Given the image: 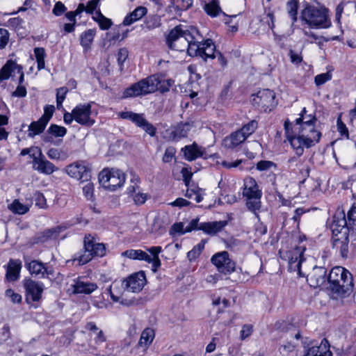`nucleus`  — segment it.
I'll return each instance as SVG.
<instances>
[{"label": "nucleus", "instance_id": "1", "mask_svg": "<svg viewBox=\"0 0 356 356\" xmlns=\"http://www.w3.org/2000/svg\"><path fill=\"white\" fill-rule=\"evenodd\" d=\"M304 118L296 120V124L292 127L287 120L284 122V129L287 140L289 141L296 154L302 155L304 148H309L318 143L321 134L318 131L313 120L304 121Z\"/></svg>", "mask_w": 356, "mask_h": 356}, {"label": "nucleus", "instance_id": "2", "mask_svg": "<svg viewBox=\"0 0 356 356\" xmlns=\"http://www.w3.org/2000/svg\"><path fill=\"white\" fill-rule=\"evenodd\" d=\"M199 38V32L195 27L184 29L182 26H177L172 29L167 38V44L170 49L184 51L191 56L196 54L198 50L195 41Z\"/></svg>", "mask_w": 356, "mask_h": 356}, {"label": "nucleus", "instance_id": "3", "mask_svg": "<svg viewBox=\"0 0 356 356\" xmlns=\"http://www.w3.org/2000/svg\"><path fill=\"white\" fill-rule=\"evenodd\" d=\"M327 282L330 290L340 296H348L353 290L352 275L341 266H335L330 270Z\"/></svg>", "mask_w": 356, "mask_h": 356}, {"label": "nucleus", "instance_id": "4", "mask_svg": "<svg viewBox=\"0 0 356 356\" xmlns=\"http://www.w3.org/2000/svg\"><path fill=\"white\" fill-rule=\"evenodd\" d=\"M170 86L169 81L162 82L156 76H151L127 88L124 91L122 97L124 98L133 97L154 92L157 90L163 92L168 90Z\"/></svg>", "mask_w": 356, "mask_h": 356}, {"label": "nucleus", "instance_id": "5", "mask_svg": "<svg viewBox=\"0 0 356 356\" xmlns=\"http://www.w3.org/2000/svg\"><path fill=\"white\" fill-rule=\"evenodd\" d=\"M300 19L302 25L311 29H327L331 26L328 10L325 8L307 5L300 13Z\"/></svg>", "mask_w": 356, "mask_h": 356}, {"label": "nucleus", "instance_id": "6", "mask_svg": "<svg viewBox=\"0 0 356 356\" xmlns=\"http://www.w3.org/2000/svg\"><path fill=\"white\" fill-rule=\"evenodd\" d=\"M243 196L248 209L259 219V212L261 208L262 192L254 178L249 177L244 179Z\"/></svg>", "mask_w": 356, "mask_h": 356}, {"label": "nucleus", "instance_id": "7", "mask_svg": "<svg viewBox=\"0 0 356 356\" xmlns=\"http://www.w3.org/2000/svg\"><path fill=\"white\" fill-rule=\"evenodd\" d=\"M106 248L103 243H95V238L90 234L84 238L83 252L75 255L74 261H77L79 265L89 262L94 257H102L105 254Z\"/></svg>", "mask_w": 356, "mask_h": 356}, {"label": "nucleus", "instance_id": "8", "mask_svg": "<svg viewBox=\"0 0 356 356\" xmlns=\"http://www.w3.org/2000/svg\"><path fill=\"white\" fill-rule=\"evenodd\" d=\"M161 251L162 248L161 246H153L146 248L145 251L142 250H128L123 252L122 256L152 264V270L156 271L157 268L161 266L159 254Z\"/></svg>", "mask_w": 356, "mask_h": 356}, {"label": "nucleus", "instance_id": "9", "mask_svg": "<svg viewBox=\"0 0 356 356\" xmlns=\"http://www.w3.org/2000/svg\"><path fill=\"white\" fill-rule=\"evenodd\" d=\"M99 179L104 188L115 191L124 184L126 176L118 169H104L99 175Z\"/></svg>", "mask_w": 356, "mask_h": 356}, {"label": "nucleus", "instance_id": "10", "mask_svg": "<svg viewBox=\"0 0 356 356\" xmlns=\"http://www.w3.org/2000/svg\"><path fill=\"white\" fill-rule=\"evenodd\" d=\"M17 70L19 74L18 79V85L15 91L12 92L13 97H22V66L17 65L13 60H8L6 63L2 66L0 70V82L8 80L10 77H13V74Z\"/></svg>", "mask_w": 356, "mask_h": 356}, {"label": "nucleus", "instance_id": "11", "mask_svg": "<svg viewBox=\"0 0 356 356\" xmlns=\"http://www.w3.org/2000/svg\"><path fill=\"white\" fill-rule=\"evenodd\" d=\"M275 94L273 90L264 89L259 90L252 96V102L253 105L264 112L270 111L276 105Z\"/></svg>", "mask_w": 356, "mask_h": 356}, {"label": "nucleus", "instance_id": "12", "mask_svg": "<svg viewBox=\"0 0 356 356\" xmlns=\"http://www.w3.org/2000/svg\"><path fill=\"white\" fill-rule=\"evenodd\" d=\"M67 174L81 182L88 181L91 178V168L83 161L74 162L66 168Z\"/></svg>", "mask_w": 356, "mask_h": 356}, {"label": "nucleus", "instance_id": "13", "mask_svg": "<svg viewBox=\"0 0 356 356\" xmlns=\"http://www.w3.org/2000/svg\"><path fill=\"white\" fill-rule=\"evenodd\" d=\"M118 116L122 119L131 121L151 136L156 134V128L144 118L143 114L136 113L132 111H122L118 113Z\"/></svg>", "mask_w": 356, "mask_h": 356}, {"label": "nucleus", "instance_id": "14", "mask_svg": "<svg viewBox=\"0 0 356 356\" xmlns=\"http://www.w3.org/2000/svg\"><path fill=\"white\" fill-rule=\"evenodd\" d=\"M211 261L220 273L226 275L235 270V262L229 258V254L226 251L215 254L212 256Z\"/></svg>", "mask_w": 356, "mask_h": 356}, {"label": "nucleus", "instance_id": "15", "mask_svg": "<svg viewBox=\"0 0 356 356\" xmlns=\"http://www.w3.org/2000/svg\"><path fill=\"white\" fill-rule=\"evenodd\" d=\"M92 103L78 104L74 108L75 121L77 123L86 127H91L95 123L91 111Z\"/></svg>", "mask_w": 356, "mask_h": 356}, {"label": "nucleus", "instance_id": "16", "mask_svg": "<svg viewBox=\"0 0 356 356\" xmlns=\"http://www.w3.org/2000/svg\"><path fill=\"white\" fill-rule=\"evenodd\" d=\"M305 250L304 246H298L288 252L289 270L296 272L298 277L305 276L301 270V264L305 261L303 257Z\"/></svg>", "mask_w": 356, "mask_h": 356}, {"label": "nucleus", "instance_id": "17", "mask_svg": "<svg viewBox=\"0 0 356 356\" xmlns=\"http://www.w3.org/2000/svg\"><path fill=\"white\" fill-rule=\"evenodd\" d=\"M26 302L31 307H37L42 293L44 285L41 282L29 280L26 283Z\"/></svg>", "mask_w": 356, "mask_h": 356}, {"label": "nucleus", "instance_id": "18", "mask_svg": "<svg viewBox=\"0 0 356 356\" xmlns=\"http://www.w3.org/2000/svg\"><path fill=\"white\" fill-rule=\"evenodd\" d=\"M330 229L333 237L343 236L348 235V226L343 211L338 210L332 218L330 224Z\"/></svg>", "mask_w": 356, "mask_h": 356}, {"label": "nucleus", "instance_id": "19", "mask_svg": "<svg viewBox=\"0 0 356 356\" xmlns=\"http://www.w3.org/2000/svg\"><path fill=\"white\" fill-rule=\"evenodd\" d=\"M201 37L199 35L195 43L197 44L198 50L196 54H193L192 56H200L204 60L207 58H213L216 57V46L211 40L207 39L204 42H200L199 40Z\"/></svg>", "mask_w": 356, "mask_h": 356}, {"label": "nucleus", "instance_id": "20", "mask_svg": "<svg viewBox=\"0 0 356 356\" xmlns=\"http://www.w3.org/2000/svg\"><path fill=\"white\" fill-rule=\"evenodd\" d=\"M327 280V270L324 267L315 266L307 277L308 284L313 288L321 286Z\"/></svg>", "mask_w": 356, "mask_h": 356}, {"label": "nucleus", "instance_id": "21", "mask_svg": "<svg viewBox=\"0 0 356 356\" xmlns=\"http://www.w3.org/2000/svg\"><path fill=\"white\" fill-rule=\"evenodd\" d=\"M123 282L128 291L138 293L143 289L146 280L145 274L143 272H140L130 275Z\"/></svg>", "mask_w": 356, "mask_h": 356}, {"label": "nucleus", "instance_id": "22", "mask_svg": "<svg viewBox=\"0 0 356 356\" xmlns=\"http://www.w3.org/2000/svg\"><path fill=\"white\" fill-rule=\"evenodd\" d=\"M6 275L4 281L6 282H13L20 278L22 269V261L19 259H10L6 265L4 266Z\"/></svg>", "mask_w": 356, "mask_h": 356}, {"label": "nucleus", "instance_id": "23", "mask_svg": "<svg viewBox=\"0 0 356 356\" xmlns=\"http://www.w3.org/2000/svg\"><path fill=\"white\" fill-rule=\"evenodd\" d=\"M171 220L168 213L165 212L159 213L154 218L151 232L161 235L165 232Z\"/></svg>", "mask_w": 356, "mask_h": 356}, {"label": "nucleus", "instance_id": "24", "mask_svg": "<svg viewBox=\"0 0 356 356\" xmlns=\"http://www.w3.org/2000/svg\"><path fill=\"white\" fill-rule=\"evenodd\" d=\"M32 168L38 172L47 175H51L53 172L58 170L56 165L46 159L44 154L38 161H35V163H33Z\"/></svg>", "mask_w": 356, "mask_h": 356}, {"label": "nucleus", "instance_id": "25", "mask_svg": "<svg viewBox=\"0 0 356 356\" xmlns=\"http://www.w3.org/2000/svg\"><path fill=\"white\" fill-rule=\"evenodd\" d=\"M304 356H332L328 341L323 339L319 346L309 348Z\"/></svg>", "mask_w": 356, "mask_h": 356}, {"label": "nucleus", "instance_id": "26", "mask_svg": "<svg viewBox=\"0 0 356 356\" xmlns=\"http://www.w3.org/2000/svg\"><path fill=\"white\" fill-rule=\"evenodd\" d=\"M60 232L61 227H53L44 230V232L38 234L35 236L33 239L34 241L31 243V245L35 243H42L51 239H56L59 236Z\"/></svg>", "mask_w": 356, "mask_h": 356}, {"label": "nucleus", "instance_id": "27", "mask_svg": "<svg viewBox=\"0 0 356 356\" xmlns=\"http://www.w3.org/2000/svg\"><path fill=\"white\" fill-rule=\"evenodd\" d=\"M227 224L226 220L201 222L199 230H202L209 235H214L220 232Z\"/></svg>", "mask_w": 356, "mask_h": 356}, {"label": "nucleus", "instance_id": "28", "mask_svg": "<svg viewBox=\"0 0 356 356\" xmlns=\"http://www.w3.org/2000/svg\"><path fill=\"white\" fill-rule=\"evenodd\" d=\"M74 293H86L90 294L97 289L95 283L90 282H84L81 280L75 281L72 285Z\"/></svg>", "mask_w": 356, "mask_h": 356}, {"label": "nucleus", "instance_id": "29", "mask_svg": "<svg viewBox=\"0 0 356 356\" xmlns=\"http://www.w3.org/2000/svg\"><path fill=\"white\" fill-rule=\"evenodd\" d=\"M182 151L184 152L186 160L191 161L198 157L202 156L204 152V149L194 143L191 145L185 146L182 149Z\"/></svg>", "mask_w": 356, "mask_h": 356}, {"label": "nucleus", "instance_id": "30", "mask_svg": "<svg viewBox=\"0 0 356 356\" xmlns=\"http://www.w3.org/2000/svg\"><path fill=\"white\" fill-rule=\"evenodd\" d=\"M125 289L126 287L124 282L115 281L111 284L110 287L107 289V291L113 301L117 302L120 301Z\"/></svg>", "mask_w": 356, "mask_h": 356}, {"label": "nucleus", "instance_id": "31", "mask_svg": "<svg viewBox=\"0 0 356 356\" xmlns=\"http://www.w3.org/2000/svg\"><path fill=\"white\" fill-rule=\"evenodd\" d=\"M26 268L29 273L35 277H43L47 273V268L44 264L39 261L33 260L26 265Z\"/></svg>", "mask_w": 356, "mask_h": 356}, {"label": "nucleus", "instance_id": "32", "mask_svg": "<svg viewBox=\"0 0 356 356\" xmlns=\"http://www.w3.org/2000/svg\"><path fill=\"white\" fill-rule=\"evenodd\" d=\"M147 13V8L143 6H139L136 8L129 15H127L124 20L123 24L124 26H129L135 22L140 19Z\"/></svg>", "mask_w": 356, "mask_h": 356}, {"label": "nucleus", "instance_id": "33", "mask_svg": "<svg viewBox=\"0 0 356 356\" xmlns=\"http://www.w3.org/2000/svg\"><path fill=\"white\" fill-rule=\"evenodd\" d=\"M204 10L211 17H215L220 13L225 15L221 10L218 0H205Z\"/></svg>", "mask_w": 356, "mask_h": 356}, {"label": "nucleus", "instance_id": "34", "mask_svg": "<svg viewBox=\"0 0 356 356\" xmlns=\"http://www.w3.org/2000/svg\"><path fill=\"white\" fill-rule=\"evenodd\" d=\"M348 235L333 237V245L339 250L343 257H346L348 251Z\"/></svg>", "mask_w": 356, "mask_h": 356}, {"label": "nucleus", "instance_id": "35", "mask_svg": "<svg viewBox=\"0 0 356 356\" xmlns=\"http://www.w3.org/2000/svg\"><path fill=\"white\" fill-rule=\"evenodd\" d=\"M246 138L239 130L232 134L224 140L225 145L228 148H234L242 143Z\"/></svg>", "mask_w": 356, "mask_h": 356}, {"label": "nucleus", "instance_id": "36", "mask_svg": "<svg viewBox=\"0 0 356 356\" xmlns=\"http://www.w3.org/2000/svg\"><path fill=\"white\" fill-rule=\"evenodd\" d=\"M191 129V125L188 123L179 124L173 127L170 135L175 140L186 137Z\"/></svg>", "mask_w": 356, "mask_h": 356}, {"label": "nucleus", "instance_id": "37", "mask_svg": "<svg viewBox=\"0 0 356 356\" xmlns=\"http://www.w3.org/2000/svg\"><path fill=\"white\" fill-rule=\"evenodd\" d=\"M154 331L151 328H146L141 334L138 346L146 349L153 341Z\"/></svg>", "mask_w": 356, "mask_h": 356}, {"label": "nucleus", "instance_id": "38", "mask_svg": "<svg viewBox=\"0 0 356 356\" xmlns=\"http://www.w3.org/2000/svg\"><path fill=\"white\" fill-rule=\"evenodd\" d=\"M47 155L50 159L57 161H64L69 156L68 152L66 149L54 147L50 148L47 151Z\"/></svg>", "mask_w": 356, "mask_h": 356}, {"label": "nucleus", "instance_id": "39", "mask_svg": "<svg viewBox=\"0 0 356 356\" xmlns=\"http://www.w3.org/2000/svg\"><path fill=\"white\" fill-rule=\"evenodd\" d=\"M92 19L99 24L102 30H108L112 25L111 19L104 16L100 11H97L93 15Z\"/></svg>", "mask_w": 356, "mask_h": 356}, {"label": "nucleus", "instance_id": "40", "mask_svg": "<svg viewBox=\"0 0 356 356\" xmlns=\"http://www.w3.org/2000/svg\"><path fill=\"white\" fill-rule=\"evenodd\" d=\"M204 193L203 190L197 186L188 188L185 196L189 199L194 198L197 202H200L203 200Z\"/></svg>", "mask_w": 356, "mask_h": 356}, {"label": "nucleus", "instance_id": "41", "mask_svg": "<svg viewBox=\"0 0 356 356\" xmlns=\"http://www.w3.org/2000/svg\"><path fill=\"white\" fill-rule=\"evenodd\" d=\"M47 124V123H44V121H42L40 118L38 121L32 122L29 127V136L33 137L42 133Z\"/></svg>", "mask_w": 356, "mask_h": 356}, {"label": "nucleus", "instance_id": "42", "mask_svg": "<svg viewBox=\"0 0 356 356\" xmlns=\"http://www.w3.org/2000/svg\"><path fill=\"white\" fill-rule=\"evenodd\" d=\"M28 155L32 160L30 161L33 165L35 160H38L43 155L42 150L38 147H31L30 148L24 149V156Z\"/></svg>", "mask_w": 356, "mask_h": 356}, {"label": "nucleus", "instance_id": "43", "mask_svg": "<svg viewBox=\"0 0 356 356\" xmlns=\"http://www.w3.org/2000/svg\"><path fill=\"white\" fill-rule=\"evenodd\" d=\"M301 155L297 154V156L290 157L285 163V168L290 171L295 172L296 170L300 169L302 165V161L300 158Z\"/></svg>", "mask_w": 356, "mask_h": 356}, {"label": "nucleus", "instance_id": "44", "mask_svg": "<svg viewBox=\"0 0 356 356\" xmlns=\"http://www.w3.org/2000/svg\"><path fill=\"white\" fill-rule=\"evenodd\" d=\"M298 8V0H290L287 2L286 8L288 14L292 19V24H294L297 21Z\"/></svg>", "mask_w": 356, "mask_h": 356}, {"label": "nucleus", "instance_id": "45", "mask_svg": "<svg viewBox=\"0 0 356 356\" xmlns=\"http://www.w3.org/2000/svg\"><path fill=\"white\" fill-rule=\"evenodd\" d=\"M95 35V31L94 29H89L83 33L81 35V45L86 48L89 47L93 41Z\"/></svg>", "mask_w": 356, "mask_h": 356}, {"label": "nucleus", "instance_id": "46", "mask_svg": "<svg viewBox=\"0 0 356 356\" xmlns=\"http://www.w3.org/2000/svg\"><path fill=\"white\" fill-rule=\"evenodd\" d=\"M172 6L175 10H186L193 4V0H172Z\"/></svg>", "mask_w": 356, "mask_h": 356}, {"label": "nucleus", "instance_id": "47", "mask_svg": "<svg viewBox=\"0 0 356 356\" xmlns=\"http://www.w3.org/2000/svg\"><path fill=\"white\" fill-rule=\"evenodd\" d=\"M257 128V122L255 120H252L249 122L248 124H245L239 131L243 134V136L247 138L249 136H250L252 133L254 132L256 129Z\"/></svg>", "mask_w": 356, "mask_h": 356}, {"label": "nucleus", "instance_id": "48", "mask_svg": "<svg viewBox=\"0 0 356 356\" xmlns=\"http://www.w3.org/2000/svg\"><path fill=\"white\" fill-rule=\"evenodd\" d=\"M35 56L38 63V70L44 68L45 51L43 48L37 47L34 49Z\"/></svg>", "mask_w": 356, "mask_h": 356}, {"label": "nucleus", "instance_id": "49", "mask_svg": "<svg viewBox=\"0 0 356 356\" xmlns=\"http://www.w3.org/2000/svg\"><path fill=\"white\" fill-rule=\"evenodd\" d=\"M47 132L55 137H63L67 133V129L64 127L51 124L48 128Z\"/></svg>", "mask_w": 356, "mask_h": 356}, {"label": "nucleus", "instance_id": "50", "mask_svg": "<svg viewBox=\"0 0 356 356\" xmlns=\"http://www.w3.org/2000/svg\"><path fill=\"white\" fill-rule=\"evenodd\" d=\"M204 248V243L201 241L200 243L193 247V248L189 251L187 254L188 258L190 261L195 259L200 256L202 251Z\"/></svg>", "mask_w": 356, "mask_h": 356}, {"label": "nucleus", "instance_id": "51", "mask_svg": "<svg viewBox=\"0 0 356 356\" xmlns=\"http://www.w3.org/2000/svg\"><path fill=\"white\" fill-rule=\"evenodd\" d=\"M68 92V89L66 87H61L57 89L56 92V104L57 108L60 109L63 107V102L65 99L66 95Z\"/></svg>", "mask_w": 356, "mask_h": 356}, {"label": "nucleus", "instance_id": "52", "mask_svg": "<svg viewBox=\"0 0 356 356\" xmlns=\"http://www.w3.org/2000/svg\"><path fill=\"white\" fill-rule=\"evenodd\" d=\"M332 74L330 72H327L325 73H322L320 74L316 75L314 77V82L316 86H320L327 81L331 80L332 79Z\"/></svg>", "mask_w": 356, "mask_h": 356}, {"label": "nucleus", "instance_id": "53", "mask_svg": "<svg viewBox=\"0 0 356 356\" xmlns=\"http://www.w3.org/2000/svg\"><path fill=\"white\" fill-rule=\"evenodd\" d=\"M273 168H277V165L273 161H260L257 164V169L260 171H268Z\"/></svg>", "mask_w": 356, "mask_h": 356}, {"label": "nucleus", "instance_id": "54", "mask_svg": "<svg viewBox=\"0 0 356 356\" xmlns=\"http://www.w3.org/2000/svg\"><path fill=\"white\" fill-rule=\"evenodd\" d=\"M35 204L40 209H46L47 207V200L42 193L36 192L33 195Z\"/></svg>", "mask_w": 356, "mask_h": 356}, {"label": "nucleus", "instance_id": "55", "mask_svg": "<svg viewBox=\"0 0 356 356\" xmlns=\"http://www.w3.org/2000/svg\"><path fill=\"white\" fill-rule=\"evenodd\" d=\"M86 184L83 186V193L88 200H92L94 194V184L89 180L85 181Z\"/></svg>", "mask_w": 356, "mask_h": 356}, {"label": "nucleus", "instance_id": "56", "mask_svg": "<svg viewBox=\"0 0 356 356\" xmlns=\"http://www.w3.org/2000/svg\"><path fill=\"white\" fill-rule=\"evenodd\" d=\"M55 111V107L53 105H47L44 108V114L40 118L42 121H44V123L49 122V120L51 118L53 113Z\"/></svg>", "mask_w": 356, "mask_h": 356}, {"label": "nucleus", "instance_id": "57", "mask_svg": "<svg viewBox=\"0 0 356 356\" xmlns=\"http://www.w3.org/2000/svg\"><path fill=\"white\" fill-rule=\"evenodd\" d=\"M10 34L7 29L0 28V49L6 47L9 41Z\"/></svg>", "mask_w": 356, "mask_h": 356}, {"label": "nucleus", "instance_id": "58", "mask_svg": "<svg viewBox=\"0 0 356 356\" xmlns=\"http://www.w3.org/2000/svg\"><path fill=\"white\" fill-rule=\"evenodd\" d=\"M176 149L173 147H168L165 149L164 155L163 156V161L164 163H170L175 156Z\"/></svg>", "mask_w": 356, "mask_h": 356}, {"label": "nucleus", "instance_id": "59", "mask_svg": "<svg viewBox=\"0 0 356 356\" xmlns=\"http://www.w3.org/2000/svg\"><path fill=\"white\" fill-rule=\"evenodd\" d=\"M5 295L6 297L10 298L13 303H19L22 300V296L19 293H15L12 289H8Z\"/></svg>", "mask_w": 356, "mask_h": 356}, {"label": "nucleus", "instance_id": "60", "mask_svg": "<svg viewBox=\"0 0 356 356\" xmlns=\"http://www.w3.org/2000/svg\"><path fill=\"white\" fill-rule=\"evenodd\" d=\"M253 331V326L250 324H245L242 327V330L240 332V338L241 340H244L249 337Z\"/></svg>", "mask_w": 356, "mask_h": 356}, {"label": "nucleus", "instance_id": "61", "mask_svg": "<svg viewBox=\"0 0 356 356\" xmlns=\"http://www.w3.org/2000/svg\"><path fill=\"white\" fill-rule=\"evenodd\" d=\"M289 56L291 58V61L293 63L299 64L302 60V57L301 55V51L290 49L289 51Z\"/></svg>", "mask_w": 356, "mask_h": 356}, {"label": "nucleus", "instance_id": "62", "mask_svg": "<svg viewBox=\"0 0 356 356\" xmlns=\"http://www.w3.org/2000/svg\"><path fill=\"white\" fill-rule=\"evenodd\" d=\"M66 10L67 8L65 6V5L62 2L58 1L54 6L52 10V13L56 16H60L66 11Z\"/></svg>", "mask_w": 356, "mask_h": 356}, {"label": "nucleus", "instance_id": "63", "mask_svg": "<svg viewBox=\"0 0 356 356\" xmlns=\"http://www.w3.org/2000/svg\"><path fill=\"white\" fill-rule=\"evenodd\" d=\"M9 209L14 213L22 214V203L19 200H15L9 206Z\"/></svg>", "mask_w": 356, "mask_h": 356}, {"label": "nucleus", "instance_id": "64", "mask_svg": "<svg viewBox=\"0 0 356 356\" xmlns=\"http://www.w3.org/2000/svg\"><path fill=\"white\" fill-rule=\"evenodd\" d=\"M349 225L356 226V207L351 208L348 212Z\"/></svg>", "mask_w": 356, "mask_h": 356}]
</instances>
